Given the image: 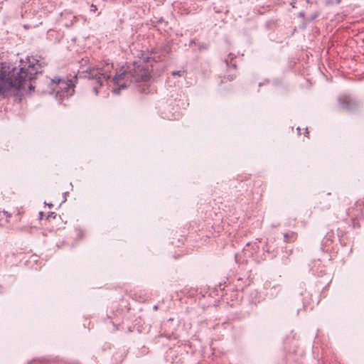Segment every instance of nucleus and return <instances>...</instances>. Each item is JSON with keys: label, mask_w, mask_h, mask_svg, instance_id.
<instances>
[{"label": "nucleus", "mask_w": 364, "mask_h": 364, "mask_svg": "<svg viewBox=\"0 0 364 364\" xmlns=\"http://www.w3.org/2000/svg\"><path fill=\"white\" fill-rule=\"evenodd\" d=\"M183 71H177V72H173V75H178V76H181L183 75Z\"/></svg>", "instance_id": "obj_12"}, {"label": "nucleus", "mask_w": 364, "mask_h": 364, "mask_svg": "<svg viewBox=\"0 0 364 364\" xmlns=\"http://www.w3.org/2000/svg\"><path fill=\"white\" fill-rule=\"evenodd\" d=\"M284 238L286 242H294L297 239V233L295 232L284 233Z\"/></svg>", "instance_id": "obj_8"}, {"label": "nucleus", "mask_w": 364, "mask_h": 364, "mask_svg": "<svg viewBox=\"0 0 364 364\" xmlns=\"http://www.w3.org/2000/svg\"><path fill=\"white\" fill-rule=\"evenodd\" d=\"M112 70L113 65L112 63L101 62L96 67L90 68L87 73L90 77L102 85L103 82L110 77Z\"/></svg>", "instance_id": "obj_3"}, {"label": "nucleus", "mask_w": 364, "mask_h": 364, "mask_svg": "<svg viewBox=\"0 0 364 364\" xmlns=\"http://www.w3.org/2000/svg\"><path fill=\"white\" fill-rule=\"evenodd\" d=\"M11 214L9 213L5 210H0V221L2 220L4 218H6V222L9 223V219L10 218Z\"/></svg>", "instance_id": "obj_11"}, {"label": "nucleus", "mask_w": 364, "mask_h": 364, "mask_svg": "<svg viewBox=\"0 0 364 364\" xmlns=\"http://www.w3.org/2000/svg\"><path fill=\"white\" fill-rule=\"evenodd\" d=\"M26 85H30V82L26 72L23 68L16 75H13L9 78L6 72L4 71L2 68L0 67V92L11 89L21 90L24 89Z\"/></svg>", "instance_id": "obj_1"}, {"label": "nucleus", "mask_w": 364, "mask_h": 364, "mask_svg": "<svg viewBox=\"0 0 364 364\" xmlns=\"http://www.w3.org/2000/svg\"><path fill=\"white\" fill-rule=\"evenodd\" d=\"M129 77H131L129 71L127 72V70L122 68L117 72L112 80L115 85H118L119 87L124 88L127 86L124 80L126 78Z\"/></svg>", "instance_id": "obj_6"}, {"label": "nucleus", "mask_w": 364, "mask_h": 364, "mask_svg": "<svg viewBox=\"0 0 364 364\" xmlns=\"http://www.w3.org/2000/svg\"><path fill=\"white\" fill-rule=\"evenodd\" d=\"M46 225L50 231L54 232L64 228L66 221H64L60 215L51 213L46 218Z\"/></svg>", "instance_id": "obj_4"}, {"label": "nucleus", "mask_w": 364, "mask_h": 364, "mask_svg": "<svg viewBox=\"0 0 364 364\" xmlns=\"http://www.w3.org/2000/svg\"><path fill=\"white\" fill-rule=\"evenodd\" d=\"M73 235L77 240H80L83 237L84 232L80 228H75L73 231Z\"/></svg>", "instance_id": "obj_10"}, {"label": "nucleus", "mask_w": 364, "mask_h": 364, "mask_svg": "<svg viewBox=\"0 0 364 364\" xmlns=\"http://www.w3.org/2000/svg\"><path fill=\"white\" fill-rule=\"evenodd\" d=\"M151 58L143 56L133 63L129 70L130 76L136 82L146 81L150 78L152 64Z\"/></svg>", "instance_id": "obj_2"}, {"label": "nucleus", "mask_w": 364, "mask_h": 364, "mask_svg": "<svg viewBox=\"0 0 364 364\" xmlns=\"http://www.w3.org/2000/svg\"><path fill=\"white\" fill-rule=\"evenodd\" d=\"M29 63H30V65L31 66H33L34 68H36V66H38V67H43L46 65V63L45 62H41V60H36L34 58H33V61H31V60H29Z\"/></svg>", "instance_id": "obj_9"}, {"label": "nucleus", "mask_w": 364, "mask_h": 364, "mask_svg": "<svg viewBox=\"0 0 364 364\" xmlns=\"http://www.w3.org/2000/svg\"><path fill=\"white\" fill-rule=\"evenodd\" d=\"M94 90H95V92H96V94H97V90H96V88H95V87L94 88Z\"/></svg>", "instance_id": "obj_13"}, {"label": "nucleus", "mask_w": 364, "mask_h": 364, "mask_svg": "<svg viewBox=\"0 0 364 364\" xmlns=\"http://www.w3.org/2000/svg\"><path fill=\"white\" fill-rule=\"evenodd\" d=\"M339 102L343 108L348 109L353 103L352 99L347 95H342L339 97Z\"/></svg>", "instance_id": "obj_7"}, {"label": "nucleus", "mask_w": 364, "mask_h": 364, "mask_svg": "<svg viewBox=\"0 0 364 364\" xmlns=\"http://www.w3.org/2000/svg\"><path fill=\"white\" fill-rule=\"evenodd\" d=\"M52 82L57 84L58 88L55 89L58 93L60 92L63 96H68L73 94L74 90L72 80L55 77L52 80Z\"/></svg>", "instance_id": "obj_5"}]
</instances>
